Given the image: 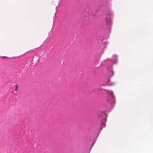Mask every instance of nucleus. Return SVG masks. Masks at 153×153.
Here are the masks:
<instances>
[{
  "mask_svg": "<svg viewBox=\"0 0 153 153\" xmlns=\"http://www.w3.org/2000/svg\"><path fill=\"white\" fill-rule=\"evenodd\" d=\"M106 91L108 95L107 99V101L109 102L111 104L114 103L115 101V99L114 96L113 95V92L109 90H107Z\"/></svg>",
  "mask_w": 153,
  "mask_h": 153,
  "instance_id": "f257e3e1",
  "label": "nucleus"
},
{
  "mask_svg": "<svg viewBox=\"0 0 153 153\" xmlns=\"http://www.w3.org/2000/svg\"><path fill=\"white\" fill-rule=\"evenodd\" d=\"M18 88V85L16 84L15 85V90L16 91H17Z\"/></svg>",
  "mask_w": 153,
  "mask_h": 153,
  "instance_id": "7ed1b4c3",
  "label": "nucleus"
},
{
  "mask_svg": "<svg viewBox=\"0 0 153 153\" xmlns=\"http://www.w3.org/2000/svg\"><path fill=\"white\" fill-rule=\"evenodd\" d=\"M2 58H3V59H7V58H8V57H7V56H3L2 57Z\"/></svg>",
  "mask_w": 153,
  "mask_h": 153,
  "instance_id": "20e7f679",
  "label": "nucleus"
},
{
  "mask_svg": "<svg viewBox=\"0 0 153 153\" xmlns=\"http://www.w3.org/2000/svg\"><path fill=\"white\" fill-rule=\"evenodd\" d=\"M103 125H105V124L104 123H103Z\"/></svg>",
  "mask_w": 153,
  "mask_h": 153,
  "instance_id": "39448f33",
  "label": "nucleus"
},
{
  "mask_svg": "<svg viewBox=\"0 0 153 153\" xmlns=\"http://www.w3.org/2000/svg\"><path fill=\"white\" fill-rule=\"evenodd\" d=\"M106 20L107 22H110L111 21V19L109 17H108L107 16L106 18Z\"/></svg>",
  "mask_w": 153,
  "mask_h": 153,
  "instance_id": "f03ea898",
  "label": "nucleus"
}]
</instances>
